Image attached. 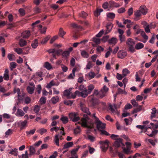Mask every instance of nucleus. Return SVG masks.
<instances>
[{"label": "nucleus", "instance_id": "nucleus-63", "mask_svg": "<svg viewBox=\"0 0 158 158\" xmlns=\"http://www.w3.org/2000/svg\"><path fill=\"white\" fill-rule=\"evenodd\" d=\"M150 26L149 25H148L147 26L144 27V29L145 31L147 33H149L150 32V30L149 28Z\"/></svg>", "mask_w": 158, "mask_h": 158}, {"label": "nucleus", "instance_id": "nucleus-20", "mask_svg": "<svg viewBox=\"0 0 158 158\" xmlns=\"http://www.w3.org/2000/svg\"><path fill=\"white\" fill-rule=\"evenodd\" d=\"M70 94L71 92L69 90L66 89L64 92V95L67 98H70Z\"/></svg>", "mask_w": 158, "mask_h": 158}, {"label": "nucleus", "instance_id": "nucleus-43", "mask_svg": "<svg viewBox=\"0 0 158 158\" xmlns=\"http://www.w3.org/2000/svg\"><path fill=\"white\" fill-rule=\"evenodd\" d=\"M46 98L44 97H42L40 100V102L41 105L44 104L46 102Z\"/></svg>", "mask_w": 158, "mask_h": 158}, {"label": "nucleus", "instance_id": "nucleus-26", "mask_svg": "<svg viewBox=\"0 0 158 158\" xmlns=\"http://www.w3.org/2000/svg\"><path fill=\"white\" fill-rule=\"evenodd\" d=\"M79 148H77L73 149L71 152V156H78L77 154V152L78 151Z\"/></svg>", "mask_w": 158, "mask_h": 158}, {"label": "nucleus", "instance_id": "nucleus-39", "mask_svg": "<svg viewBox=\"0 0 158 158\" xmlns=\"http://www.w3.org/2000/svg\"><path fill=\"white\" fill-rule=\"evenodd\" d=\"M59 98L58 96L54 97L52 98L51 100L52 103L53 104L56 103L58 102Z\"/></svg>", "mask_w": 158, "mask_h": 158}, {"label": "nucleus", "instance_id": "nucleus-55", "mask_svg": "<svg viewBox=\"0 0 158 158\" xmlns=\"http://www.w3.org/2000/svg\"><path fill=\"white\" fill-rule=\"evenodd\" d=\"M41 9L38 7H36L34 9V11L36 14H38L40 12Z\"/></svg>", "mask_w": 158, "mask_h": 158}, {"label": "nucleus", "instance_id": "nucleus-25", "mask_svg": "<svg viewBox=\"0 0 158 158\" xmlns=\"http://www.w3.org/2000/svg\"><path fill=\"white\" fill-rule=\"evenodd\" d=\"M130 73V71L126 68L122 70V74L124 77L127 76Z\"/></svg>", "mask_w": 158, "mask_h": 158}, {"label": "nucleus", "instance_id": "nucleus-42", "mask_svg": "<svg viewBox=\"0 0 158 158\" xmlns=\"http://www.w3.org/2000/svg\"><path fill=\"white\" fill-rule=\"evenodd\" d=\"M152 112H151L152 115L151 116V118H153L155 117V114L157 112V110L156 108L154 107L152 109Z\"/></svg>", "mask_w": 158, "mask_h": 158}, {"label": "nucleus", "instance_id": "nucleus-14", "mask_svg": "<svg viewBox=\"0 0 158 158\" xmlns=\"http://www.w3.org/2000/svg\"><path fill=\"white\" fill-rule=\"evenodd\" d=\"M15 114L17 116L21 117L24 115L25 113L21 109H18Z\"/></svg>", "mask_w": 158, "mask_h": 158}, {"label": "nucleus", "instance_id": "nucleus-37", "mask_svg": "<svg viewBox=\"0 0 158 158\" xmlns=\"http://www.w3.org/2000/svg\"><path fill=\"white\" fill-rule=\"evenodd\" d=\"M44 66L48 70H50L52 68V66L51 64L48 62H45Z\"/></svg>", "mask_w": 158, "mask_h": 158}, {"label": "nucleus", "instance_id": "nucleus-47", "mask_svg": "<svg viewBox=\"0 0 158 158\" xmlns=\"http://www.w3.org/2000/svg\"><path fill=\"white\" fill-rule=\"evenodd\" d=\"M115 16V14L113 13H109L107 15V16L108 18L111 19L114 18Z\"/></svg>", "mask_w": 158, "mask_h": 158}, {"label": "nucleus", "instance_id": "nucleus-53", "mask_svg": "<svg viewBox=\"0 0 158 158\" xmlns=\"http://www.w3.org/2000/svg\"><path fill=\"white\" fill-rule=\"evenodd\" d=\"M40 106L38 105H36L35 106L34 110L36 113H38L40 110Z\"/></svg>", "mask_w": 158, "mask_h": 158}, {"label": "nucleus", "instance_id": "nucleus-2", "mask_svg": "<svg viewBox=\"0 0 158 158\" xmlns=\"http://www.w3.org/2000/svg\"><path fill=\"white\" fill-rule=\"evenodd\" d=\"M14 93H17L18 94V102H17V105L15 104V106H14L12 110V114L15 113V112L18 107L17 106L19 105V104L20 103V102L23 100L25 95V93L22 92L21 93L19 88H15L14 90Z\"/></svg>", "mask_w": 158, "mask_h": 158}, {"label": "nucleus", "instance_id": "nucleus-40", "mask_svg": "<svg viewBox=\"0 0 158 158\" xmlns=\"http://www.w3.org/2000/svg\"><path fill=\"white\" fill-rule=\"evenodd\" d=\"M9 71L8 69H5L3 76L4 79H9Z\"/></svg>", "mask_w": 158, "mask_h": 158}, {"label": "nucleus", "instance_id": "nucleus-22", "mask_svg": "<svg viewBox=\"0 0 158 158\" xmlns=\"http://www.w3.org/2000/svg\"><path fill=\"white\" fill-rule=\"evenodd\" d=\"M42 76V73L41 72H38L35 73L33 75L31 78H38L39 77H41Z\"/></svg>", "mask_w": 158, "mask_h": 158}, {"label": "nucleus", "instance_id": "nucleus-4", "mask_svg": "<svg viewBox=\"0 0 158 158\" xmlns=\"http://www.w3.org/2000/svg\"><path fill=\"white\" fill-rule=\"evenodd\" d=\"M118 137H119L118 135L114 134H112L110 136L112 139L116 140L114 143V147L115 151L116 152L118 151V148L120 147L121 145H122L123 146H125L124 144L122 143V139L121 138L116 139V138Z\"/></svg>", "mask_w": 158, "mask_h": 158}, {"label": "nucleus", "instance_id": "nucleus-50", "mask_svg": "<svg viewBox=\"0 0 158 158\" xmlns=\"http://www.w3.org/2000/svg\"><path fill=\"white\" fill-rule=\"evenodd\" d=\"M17 64L15 62H10V70H12L17 66Z\"/></svg>", "mask_w": 158, "mask_h": 158}, {"label": "nucleus", "instance_id": "nucleus-24", "mask_svg": "<svg viewBox=\"0 0 158 158\" xmlns=\"http://www.w3.org/2000/svg\"><path fill=\"white\" fill-rule=\"evenodd\" d=\"M144 46V45L143 43H139L135 45V48L137 50H139L143 48Z\"/></svg>", "mask_w": 158, "mask_h": 158}, {"label": "nucleus", "instance_id": "nucleus-18", "mask_svg": "<svg viewBox=\"0 0 158 158\" xmlns=\"http://www.w3.org/2000/svg\"><path fill=\"white\" fill-rule=\"evenodd\" d=\"M35 147L33 145L30 146V153L29 154L30 156H31L35 154Z\"/></svg>", "mask_w": 158, "mask_h": 158}, {"label": "nucleus", "instance_id": "nucleus-54", "mask_svg": "<svg viewBox=\"0 0 158 158\" xmlns=\"http://www.w3.org/2000/svg\"><path fill=\"white\" fill-rule=\"evenodd\" d=\"M93 67V65L91 62L89 61L86 66V68L87 69H89Z\"/></svg>", "mask_w": 158, "mask_h": 158}, {"label": "nucleus", "instance_id": "nucleus-32", "mask_svg": "<svg viewBox=\"0 0 158 158\" xmlns=\"http://www.w3.org/2000/svg\"><path fill=\"white\" fill-rule=\"evenodd\" d=\"M54 140L56 145L57 146H59V135H56L55 136Z\"/></svg>", "mask_w": 158, "mask_h": 158}, {"label": "nucleus", "instance_id": "nucleus-13", "mask_svg": "<svg viewBox=\"0 0 158 158\" xmlns=\"http://www.w3.org/2000/svg\"><path fill=\"white\" fill-rule=\"evenodd\" d=\"M31 85V86H28L27 88V92L30 94L33 93L35 87V85L33 84H32Z\"/></svg>", "mask_w": 158, "mask_h": 158}, {"label": "nucleus", "instance_id": "nucleus-1", "mask_svg": "<svg viewBox=\"0 0 158 158\" xmlns=\"http://www.w3.org/2000/svg\"><path fill=\"white\" fill-rule=\"evenodd\" d=\"M93 119L88 118L87 115H84V118L82 119L81 126L89 129L93 128L94 127V124L96 125V127L98 130L104 129L105 128L106 124L102 123L99 119L95 116V114L94 113L91 116Z\"/></svg>", "mask_w": 158, "mask_h": 158}, {"label": "nucleus", "instance_id": "nucleus-6", "mask_svg": "<svg viewBox=\"0 0 158 158\" xmlns=\"http://www.w3.org/2000/svg\"><path fill=\"white\" fill-rule=\"evenodd\" d=\"M80 107H81V109L82 110V111L83 112H84L86 114H84L83 115V116H84V115H87V116H88V118H89V117L88 116V115L91 116H91L92 115H91V113L89 111V109L88 108H87L86 107H85V106L82 103H80ZM83 118H84V116L81 119V125L82 123V121L81 120Z\"/></svg>", "mask_w": 158, "mask_h": 158}, {"label": "nucleus", "instance_id": "nucleus-23", "mask_svg": "<svg viewBox=\"0 0 158 158\" xmlns=\"http://www.w3.org/2000/svg\"><path fill=\"white\" fill-rule=\"evenodd\" d=\"M60 120L62 121L64 124H66L69 121V119L68 117L66 116H64L63 115L61 116V117L60 118Z\"/></svg>", "mask_w": 158, "mask_h": 158}, {"label": "nucleus", "instance_id": "nucleus-8", "mask_svg": "<svg viewBox=\"0 0 158 158\" xmlns=\"http://www.w3.org/2000/svg\"><path fill=\"white\" fill-rule=\"evenodd\" d=\"M127 52L126 51L121 50L119 51L118 53V57L119 58L122 59L127 56Z\"/></svg>", "mask_w": 158, "mask_h": 158}, {"label": "nucleus", "instance_id": "nucleus-3", "mask_svg": "<svg viewBox=\"0 0 158 158\" xmlns=\"http://www.w3.org/2000/svg\"><path fill=\"white\" fill-rule=\"evenodd\" d=\"M109 90V88L106 85H104L101 88L99 92L98 91V90L95 89L93 95H96L98 98H102L107 95Z\"/></svg>", "mask_w": 158, "mask_h": 158}, {"label": "nucleus", "instance_id": "nucleus-36", "mask_svg": "<svg viewBox=\"0 0 158 158\" xmlns=\"http://www.w3.org/2000/svg\"><path fill=\"white\" fill-rule=\"evenodd\" d=\"M77 70V69L76 68H73L72 70V73L70 74L68 76L69 78H73L75 76V71Z\"/></svg>", "mask_w": 158, "mask_h": 158}, {"label": "nucleus", "instance_id": "nucleus-16", "mask_svg": "<svg viewBox=\"0 0 158 158\" xmlns=\"http://www.w3.org/2000/svg\"><path fill=\"white\" fill-rule=\"evenodd\" d=\"M139 10L141 11L142 14L146 15L147 13V9L145 6H141L140 7Z\"/></svg>", "mask_w": 158, "mask_h": 158}, {"label": "nucleus", "instance_id": "nucleus-41", "mask_svg": "<svg viewBox=\"0 0 158 158\" xmlns=\"http://www.w3.org/2000/svg\"><path fill=\"white\" fill-rule=\"evenodd\" d=\"M121 146L122 147V148L123 149V152H124L125 154H128L130 153V148H129V147H128L127 148H124V146H123L122 145H121Z\"/></svg>", "mask_w": 158, "mask_h": 158}, {"label": "nucleus", "instance_id": "nucleus-11", "mask_svg": "<svg viewBox=\"0 0 158 158\" xmlns=\"http://www.w3.org/2000/svg\"><path fill=\"white\" fill-rule=\"evenodd\" d=\"M31 35L30 31H25L23 32L21 34V36L24 38H27Z\"/></svg>", "mask_w": 158, "mask_h": 158}, {"label": "nucleus", "instance_id": "nucleus-35", "mask_svg": "<svg viewBox=\"0 0 158 158\" xmlns=\"http://www.w3.org/2000/svg\"><path fill=\"white\" fill-rule=\"evenodd\" d=\"M103 11L102 9H97L94 12V15L96 17H98L100 15V13Z\"/></svg>", "mask_w": 158, "mask_h": 158}, {"label": "nucleus", "instance_id": "nucleus-52", "mask_svg": "<svg viewBox=\"0 0 158 158\" xmlns=\"http://www.w3.org/2000/svg\"><path fill=\"white\" fill-rule=\"evenodd\" d=\"M93 41L96 44H99L100 43L101 39L99 38H96L95 37H94L93 38Z\"/></svg>", "mask_w": 158, "mask_h": 158}, {"label": "nucleus", "instance_id": "nucleus-45", "mask_svg": "<svg viewBox=\"0 0 158 158\" xmlns=\"http://www.w3.org/2000/svg\"><path fill=\"white\" fill-rule=\"evenodd\" d=\"M50 36H48L45 38L43 39L41 42V44H44L46 43L47 41L50 39Z\"/></svg>", "mask_w": 158, "mask_h": 158}, {"label": "nucleus", "instance_id": "nucleus-34", "mask_svg": "<svg viewBox=\"0 0 158 158\" xmlns=\"http://www.w3.org/2000/svg\"><path fill=\"white\" fill-rule=\"evenodd\" d=\"M78 91L77 90L74 93H73L72 92H71V94H70V98H75L76 96V95H78L79 96H81V94H78V93H76V92Z\"/></svg>", "mask_w": 158, "mask_h": 158}, {"label": "nucleus", "instance_id": "nucleus-48", "mask_svg": "<svg viewBox=\"0 0 158 158\" xmlns=\"http://www.w3.org/2000/svg\"><path fill=\"white\" fill-rule=\"evenodd\" d=\"M117 93L118 94H127V92L125 90H123L120 88L118 89V92Z\"/></svg>", "mask_w": 158, "mask_h": 158}, {"label": "nucleus", "instance_id": "nucleus-59", "mask_svg": "<svg viewBox=\"0 0 158 158\" xmlns=\"http://www.w3.org/2000/svg\"><path fill=\"white\" fill-rule=\"evenodd\" d=\"M19 12L21 16H24L25 14V11L22 8H20L19 10Z\"/></svg>", "mask_w": 158, "mask_h": 158}, {"label": "nucleus", "instance_id": "nucleus-57", "mask_svg": "<svg viewBox=\"0 0 158 158\" xmlns=\"http://www.w3.org/2000/svg\"><path fill=\"white\" fill-rule=\"evenodd\" d=\"M125 11V8L123 7H121L118 10V12L119 14L123 13Z\"/></svg>", "mask_w": 158, "mask_h": 158}, {"label": "nucleus", "instance_id": "nucleus-12", "mask_svg": "<svg viewBox=\"0 0 158 158\" xmlns=\"http://www.w3.org/2000/svg\"><path fill=\"white\" fill-rule=\"evenodd\" d=\"M113 24L111 23H108L106 26V30L105 32V34L106 35L109 33L112 30Z\"/></svg>", "mask_w": 158, "mask_h": 158}, {"label": "nucleus", "instance_id": "nucleus-64", "mask_svg": "<svg viewBox=\"0 0 158 158\" xmlns=\"http://www.w3.org/2000/svg\"><path fill=\"white\" fill-rule=\"evenodd\" d=\"M109 6V3L108 2H106L104 3L102 5L103 8L104 9H107Z\"/></svg>", "mask_w": 158, "mask_h": 158}, {"label": "nucleus", "instance_id": "nucleus-30", "mask_svg": "<svg viewBox=\"0 0 158 158\" xmlns=\"http://www.w3.org/2000/svg\"><path fill=\"white\" fill-rule=\"evenodd\" d=\"M81 54L83 57L85 58H87L89 56L88 53L85 50L81 51Z\"/></svg>", "mask_w": 158, "mask_h": 158}, {"label": "nucleus", "instance_id": "nucleus-19", "mask_svg": "<svg viewBox=\"0 0 158 158\" xmlns=\"http://www.w3.org/2000/svg\"><path fill=\"white\" fill-rule=\"evenodd\" d=\"M109 3L110 7H118L120 6L119 4L118 3L115 2L114 1H111L109 2Z\"/></svg>", "mask_w": 158, "mask_h": 158}, {"label": "nucleus", "instance_id": "nucleus-60", "mask_svg": "<svg viewBox=\"0 0 158 158\" xmlns=\"http://www.w3.org/2000/svg\"><path fill=\"white\" fill-rule=\"evenodd\" d=\"M70 54V52L69 51H64L62 54V56L64 57H67L69 56Z\"/></svg>", "mask_w": 158, "mask_h": 158}, {"label": "nucleus", "instance_id": "nucleus-5", "mask_svg": "<svg viewBox=\"0 0 158 158\" xmlns=\"http://www.w3.org/2000/svg\"><path fill=\"white\" fill-rule=\"evenodd\" d=\"M94 86L93 85H90L88 86V89L86 88L85 90L83 92H80L77 91L76 93L80 94L81 97L83 98L86 97L88 94H90L93 90L94 89Z\"/></svg>", "mask_w": 158, "mask_h": 158}, {"label": "nucleus", "instance_id": "nucleus-51", "mask_svg": "<svg viewBox=\"0 0 158 158\" xmlns=\"http://www.w3.org/2000/svg\"><path fill=\"white\" fill-rule=\"evenodd\" d=\"M128 51L131 53H133L135 51L134 46H128Z\"/></svg>", "mask_w": 158, "mask_h": 158}, {"label": "nucleus", "instance_id": "nucleus-46", "mask_svg": "<svg viewBox=\"0 0 158 158\" xmlns=\"http://www.w3.org/2000/svg\"><path fill=\"white\" fill-rule=\"evenodd\" d=\"M65 32L64 31L62 28H60L59 30V34L60 36L63 38V36L65 35Z\"/></svg>", "mask_w": 158, "mask_h": 158}, {"label": "nucleus", "instance_id": "nucleus-33", "mask_svg": "<svg viewBox=\"0 0 158 158\" xmlns=\"http://www.w3.org/2000/svg\"><path fill=\"white\" fill-rule=\"evenodd\" d=\"M75 86H76V88L79 86V89L81 91H82V92L83 91H85V90L86 88L84 87V85H79L78 84V83H77V84L75 85Z\"/></svg>", "mask_w": 158, "mask_h": 158}, {"label": "nucleus", "instance_id": "nucleus-7", "mask_svg": "<svg viewBox=\"0 0 158 158\" xmlns=\"http://www.w3.org/2000/svg\"><path fill=\"white\" fill-rule=\"evenodd\" d=\"M70 118L73 122H76L80 120V118L77 113L72 112L69 114Z\"/></svg>", "mask_w": 158, "mask_h": 158}, {"label": "nucleus", "instance_id": "nucleus-61", "mask_svg": "<svg viewBox=\"0 0 158 158\" xmlns=\"http://www.w3.org/2000/svg\"><path fill=\"white\" fill-rule=\"evenodd\" d=\"M81 131L80 127H77L74 130V133L75 134H77L79 133Z\"/></svg>", "mask_w": 158, "mask_h": 158}, {"label": "nucleus", "instance_id": "nucleus-10", "mask_svg": "<svg viewBox=\"0 0 158 158\" xmlns=\"http://www.w3.org/2000/svg\"><path fill=\"white\" fill-rule=\"evenodd\" d=\"M102 148L104 152L106 151L108 149L109 147V141L107 140H106L104 142H102Z\"/></svg>", "mask_w": 158, "mask_h": 158}, {"label": "nucleus", "instance_id": "nucleus-9", "mask_svg": "<svg viewBox=\"0 0 158 158\" xmlns=\"http://www.w3.org/2000/svg\"><path fill=\"white\" fill-rule=\"evenodd\" d=\"M27 123V121L25 120L23 121H20L18 123V126L20 127V130H22L26 127Z\"/></svg>", "mask_w": 158, "mask_h": 158}, {"label": "nucleus", "instance_id": "nucleus-27", "mask_svg": "<svg viewBox=\"0 0 158 158\" xmlns=\"http://www.w3.org/2000/svg\"><path fill=\"white\" fill-rule=\"evenodd\" d=\"M141 14H142L139 10L135 12L134 15L136 17V18H135V19L136 20H138V19H137V18L140 16Z\"/></svg>", "mask_w": 158, "mask_h": 158}, {"label": "nucleus", "instance_id": "nucleus-15", "mask_svg": "<svg viewBox=\"0 0 158 158\" xmlns=\"http://www.w3.org/2000/svg\"><path fill=\"white\" fill-rule=\"evenodd\" d=\"M128 46H134L135 44L134 40L131 38H128L126 42Z\"/></svg>", "mask_w": 158, "mask_h": 158}, {"label": "nucleus", "instance_id": "nucleus-31", "mask_svg": "<svg viewBox=\"0 0 158 158\" xmlns=\"http://www.w3.org/2000/svg\"><path fill=\"white\" fill-rule=\"evenodd\" d=\"M27 44L26 41L23 39H21L19 41V45L21 47H23Z\"/></svg>", "mask_w": 158, "mask_h": 158}, {"label": "nucleus", "instance_id": "nucleus-28", "mask_svg": "<svg viewBox=\"0 0 158 158\" xmlns=\"http://www.w3.org/2000/svg\"><path fill=\"white\" fill-rule=\"evenodd\" d=\"M87 16V14L84 11H81V13L79 14V17L83 18H85Z\"/></svg>", "mask_w": 158, "mask_h": 158}, {"label": "nucleus", "instance_id": "nucleus-56", "mask_svg": "<svg viewBox=\"0 0 158 158\" xmlns=\"http://www.w3.org/2000/svg\"><path fill=\"white\" fill-rule=\"evenodd\" d=\"M119 37L121 42H123L125 41V37L124 35H119Z\"/></svg>", "mask_w": 158, "mask_h": 158}, {"label": "nucleus", "instance_id": "nucleus-49", "mask_svg": "<svg viewBox=\"0 0 158 158\" xmlns=\"http://www.w3.org/2000/svg\"><path fill=\"white\" fill-rule=\"evenodd\" d=\"M73 102V101L65 100L64 101V104L67 105H71Z\"/></svg>", "mask_w": 158, "mask_h": 158}, {"label": "nucleus", "instance_id": "nucleus-17", "mask_svg": "<svg viewBox=\"0 0 158 158\" xmlns=\"http://www.w3.org/2000/svg\"><path fill=\"white\" fill-rule=\"evenodd\" d=\"M73 145V142H69L64 145L63 148L62 149L63 150L64 149L68 148L71 147Z\"/></svg>", "mask_w": 158, "mask_h": 158}, {"label": "nucleus", "instance_id": "nucleus-29", "mask_svg": "<svg viewBox=\"0 0 158 158\" xmlns=\"http://www.w3.org/2000/svg\"><path fill=\"white\" fill-rule=\"evenodd\" d=\"M18 153V149L15 148L14 149H10V154L15 156H17Z\"/></svg>", "mask_w": 158, "mask_h": 158}, {"label": "nucleus", "instance_id": "nucleus-62", "mask_svg": "<svg viewBox=\"0 0 158 158\" xmlns=\"http://www.w3.org/2000/svg\"><path fill=\"white\" fill-rule=\"evenodd\" d=\"M15 50L16 52L19 54H20L23 52L22 49L20 48H15Z\"/></svg>", "mask_w": 158, "mask_h": 158}, {"label": "nucleus", "instance_id": "nucleus-21", "mask_svg": "<svg viewBox=\"0 0 158 158\" xmlns=\"http://www.w3.org/2000/svg\"><path fill=\"white\" fill-rule=\"evenodd\" d=\"M117 41V39L113 37L108 40V43L109 44L115 45Z\"/></svg>", "mask_w": 158, "mask_h": 158}, {"label": "nucleus", "instance_id": "nucleus-58", "mask_svg": "<svg viewBox=\"0 0 158 158\" xmlns=\"http://www.w3.org/2000/svg\"><path fill=\"white\" fill-rule=\"evenodd\" d=\"M141 110V107L140 106L136 109H135L133 111V114L136 113Z\"/></svg>", "mask_w": 158, "mask_h": 158}, {"label": "nucleus", "instance_id": "nucleus-38", "mask_svg": "<svg viewBox=\"0 0 158 158\" xmlns=\"http://www.w3.org/2000/svg\"><path fill=\"white\" fill-rule=\"evenodd\" d=\"M31 45L33 48H36L38 45V42L37 39H35L32 42Z\"/></svg>", "mask_w": 158, "mask_h": 158}, {"label": "nucleus", "instance_id": "nucleus-44", "mask_svg": "<svg viewBox=\"0 0 158 158\" xmlns=\"http://www.w3.org/2000/svg\"><path fill=\"white\" fill-rule=\"evenodd\" d=\"M35 130L36 129H33L29 131H26V133L27 135H32L35 133Z\"/></svg>", "mask_w": 158, "mask_h": 158}]
</instances>
